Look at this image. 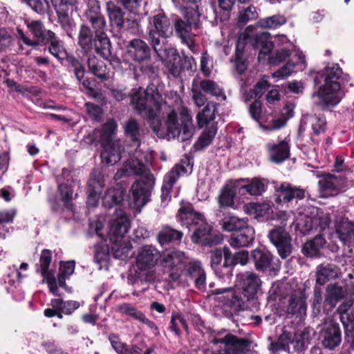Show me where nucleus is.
Instances as JSON below:
<instances>
[{"mask_svg":"<svg viewBox=\"0 0 354 354\" xmlns=\"http://www.w3.org/2000/svg\"><path fill=\"white\" fill-rule=\"evenodd\" d=\"M335 232L344 244L354 243V223L348 218H343L336 222Z\"/></svg>","mask_w":354,"mask_h":354,"instance_id":"nucleus-31","label":"nucleus"},{"mask_svg":"<svg viewBox=\"0 0 354 354\" xmlns=\"http://www.w3.org/2000/svg\"><path fill=\"white\" fill-rule=\"evenodd\" d=\"M287 19L282 15H274L271 17H265L258 21V26L262 28L275 29L285 24Z\"/></svg>","mask_w":354,"mask_h":354,"instance_id":"nucleus-51","label":"nucleus"},{"mask_svg":"<svg viewBox=\"0 0 354 354\" xmlns=\"http://www.w3.org/2000/svg\"><path fill=\"white\" fill-rule=\"evenodd\" d=\"M216 131L217 129L214 126H212L204 131L195 144L196 149L197 150H200L208 146L214 138Z\"/></svg>","mask_w":354,"mask_h":354,"instance_id":"nucleus-61","label":"nucleus"},{"mask_svg":"<svg viewBox=\"0 0 354 354\" xmlns=\"http://www.w3.org/2000/svg\"><path fill=\"white\" fill-rule=\"evenodd\" d=\"M174 26L175 34L180 39L182 42L185 44L192 52L196 50V46L194 41V37L196 34L193 32V30H196L195 28L181 18L176 19Z\"/></svg>","mask_w":354,"mask_h":354,"instance_id":"nucleus-19","label":"nucleus"},{"mask_svg":"<svg viewBox=\"0 0 354 354\" xmlns=\"http://www.w3.org/2000/svg\"><path fill=\"white\" fill-rule=\"evenodd\" d=\"M237 286L241 289L242 295H238L234 292L231 287L218 288L213 290V294H227L225 304L240 310L248 308L247 302L257 299L261 290L262 281L259 276L253 272H241L236 276Z\"/></svg>","mask_w":354,"mask_h":354,"instance_id":"nucleus-2","label":"nucleus"},{"mask_svg":"<svg viewBox=\"0 0 354 354\" xmlns=\"http://www.w3.org/2000/svg\"><path fill=\"white\" fill-rule=\"evenodd\" d=\"M305 197V189L283 183L275 189V202L278 204L288 203L293 199L301 200Z\"/></svg>","mask_w":354,"mask_h":354,"instance_id":"nucleus-18","label":"nucleus"},{"mask_svg":"<svg viewBox=\"0 0 354 354\" xmlns=\"http://www.w3.org/2000/svg\"><path fill=\"white\" fill-rule=\"evenodd\" d=\"M306 308V298L304 292L300 290L295 291L289 301L288 313L302 314L305 312Z\"/></svg>","mask_w":354,"mask_h":354,"instance_id":"nucleus-39","label":"nucleus"},{"mask_svg":"<svg viewBox=\"0 0 354 354\" xmlns=\"http://www.w3.org/2000/svg\"><path fill=\"white\" fill-rule=\"evenodd\" d=\"M319 336L323 346L329 349H334L342 342L339 324L331 319L326 320L323 323Z\"/></svg>","mask_w":354,"mask_h":354,"instance_id":"nucleus-15","label":"nucleus"},{"mask_svg":"<svg viewBox=\"0 0 354 354\" xmlns=\"http://www.w3.org/2000/svg\"><path fill=\"white\" fill-rule=\"evenodd\" d=\"M342 71L337 64L327 65L320 73V76L324 78V84L319 87L317 93L314 94L313 96H317L320 103L323 104L327 106L337 104L343 96L340 82L338 80L342 78V81H344L349 78L348 75L342 77Z\"/></svg>","mask_w":354,"mask_h":354,"instance_id":"nucleus-4","label":"nucleus"},{"mask_svg":"<svg viewBox=\"0 0 354 354\" xmlns=\"http://www.w3.org/2000/svg\"><path fill=\"white\" fill-rule=\"evenodd\" d=\"M183 20L195 28L197 30L201 26L200 17L201 14L198 11V7H187L183 12Z\"/></svg>","mask_w":354,"mask_h":354,"instance_id":"nucleus-56","label":"nucleus"},{"mask_svg":"<svg viewBox=\"0 0 354 354\" xmlns=\"http://www.w3.org/2000/svg\"><path fill=\"white\" fill-rule=\"evenodd\" d=\"M148 29V41L153 50L160 56V52L162 48L160 37L167 38L173 33L169 19L162 11H159L150 20Z\"/></svg>","mask_w":354,"mask_h":354,"instance_id":"nucleus-6","label":"nucleus"},{"mask_svg":"<svg viewBox=\"0 0 354 354\" xmlns=\"http://www.w3.org/2000/svg\"><path fill=\"white\" fill-rule=\"evenodd\" d=\"M344 293L345 291L342 286L337 284H330L326 288V301L332 307H334L337 301L344 297Z\"/></svg>","mask_w":354,"mask_h":354,"instance_id":"nucleus-52","label":"nucleus"},{"mask_svg":"<svg viewBox=\"0 0 354 354\" xmlns=\"http://www.w3.org/2000/svg\"><path fill=\"white\" fill-rule=\"evenodd\" d=\"M200 88L205 93L216 97H221L222 100H226V95L223 93L222 88L214 81L205 80L198 82Z\"/></svg>","mask_w":354,"mask_h":354,"instance_id":"nucleus-53","label":"nucleus"},{"mask_svg":"<svg viewBox=\"0 0 354 354\" xmlns=\"http://www.w3.org/2000/svg\"><path fill=\"white\" fill-rule=\"evenodd\" d=\"M104 187L103 176L100 171L94 170L88 182L87 204L90 207L97 206L99 195Z\"/></svg>","mask_w":354,"mask_h":354,"instance_id":"nucleus-20","label":"nucleus"},{"mask_svg":"<svg viewBox=\"0 0 354 354\" xmlns=\"http://www.w3.org/2000/svg\"><path fill=\"white\" fill-rule=\"evenodd\" d=\"M183 237V233L169 226H165L158 234V242L161 245L180 241Z\"/></svg>","mask_w":354,"mask_h":354,"instance_id":"nucleus-44","label":"nucleus"},{"mask_svg":"<svg viewBox=\"0 0 354 354\" xmlns=\"http://www.w3.org/2000/svg\"><path fill=\"white\" fill-rule=\"evenodd\" d=\"M235 69L234 74L236 78L239 79V84L242 90L250 85L251 82L249 79L244 80L241 76L244 74L248 68V63L243 57L239 58L235 57L234 59Z\"/></svg>","mask_w":354,"mask_h":354,"instance_id":"nucleus-49","label":"nucleus"},{"mask_svg":"<svg viewBox=\"0 0 354 354\" xmlns=\"http://www.w3.org/2000/svg\"><path fill=\"white\" fill-rule=\"evenodd\" d=\"M120 143L118 140L103 143L101 158L103 162L113 165L121 158Z\"/></svg>","mask_w":354,"mask_h":354,"instance_id":"nucleus-28","label":"nucleus"},{"mask_svg":"<svg viewBox=\"0 0 354 354\" xmlns=\"http://www.w3.org/2000/svg\"><path fill=\"white\" fill-rule=\"evenodd\" d=\"M216 104L208 103L203 111L198 113L196 119L200 128L207 125L210 121L214 119Z\"/></svg>","mask_w":354,"mask_h":354,"instance_id":"nucleus-54","label":"nucleus"},{"mask_svg":"<svg viewBox=\"0 0 354 354\" xmlns=\"http://www.w3.org/2000/svg\"><path fill=\"white\" fill-rule=\"evenodd\" d=\"M89 71L96 77L102 80L109 77L108 68L103 61L95 56H89L87 61Z\"/></svg>","mask_w":354,"mask_h":354,"instance_id":"nucleus-38","label":"nucleus"},{"mask_svg":"<svg viewBox=\"0 0 354 354\" xmlns=\"http://www.w3.org/2000/svg\"><path fill=\"white\" fill-rule=\"evenodd\" d=\"M124 128L126 136L132 140L133 142V147L135 148L132 150L128 151L129 155V158L128 159H130L131 157H133V159L136 160V157L138 156V159L142 161L143 154L141 151H138V147L140 145V131L138 122L135 120H129L126 122Z\"/></svg>","mask_w":354,"mask_h":354,"instance_id":"nucleus-24","label":"nucleus"},{"mask_svg":"<svg viewBox=\"0 0 354 354\" xmlns=\"http://www.w3.org/2000/svg\"><path fill=\"white\" fill-rule=\"evenodd\" d=\"M212 342L214 344L225 345L223 354H246L250 349V342L248 339L239 338L232 334H227L223 337H215Z\"/></svg>","mask_w":354,"mask_h":354,"instance_id":"nucleus-12","label":"nucleus"},{"mask_svg":"<svg viewBox=\"0 0 354 354\" xmlns=\"http://www.w3.org/2000/svg\"><path fill=\"white\" fill-rule=\"evenodd\" d=\"M27 28L37 39H30L20 28H17L18 37L19 41H22L24 44L33 48L37 47L39 41L44 43L48 39V33L53 32L50 30H46L40 21H32L28 23Z\"/></svg>","mask_w":354,"mask_h":354,"instance_id":"nucleus-13","label":"nucleus"},{"mask_svg":"<svg viewBox=\"0 0 354 354\" xmlns=\"http://www.w3.org/2000/svg\"><path fill=\"white\" fill-rule=\"evenodd\" d=\"M258 18V13L254 6H249L240 10L237 19L239 24L244 25L250 21L255 20Z\"/></svg>","mask_w":354,"mask_h":354,"instance_id":"nucleus-64","label":"nucleus"},{"mask_svg":"<svg viewBox=\"0 0 354 354\" xmlns=\"http://www.w3.org/2000/svg\"><path fill=\"white\" fill-rule=\"evenodd\" d=\"M93 33L89 27L86 25L80 26L78 34V44L86 53H89L93 48Z\"/></svg>","mask_w":354,"mask_h":354,"instance_id":"nucleus-43","label":"nucleus"},{"mask_svg":"<svg viewBox=\"0 0 354 354\" xmlns=\"http://www.w3.org/2000/svg\"><path fill=\"white\" fill-rule=\"evenodd\" d=\"M325 243V239L322 236H316L313 240L305 243L302 252L307 257H317Z\"/></svg>","mask_w":354,"mask_h":354,"instance_id":"nucleus-42","label":"nucleus"},{"mask_svg":"<svg viewBox=\"0 0 354 354\" xmlns=\"http://www.w3.org/2000/svg\"><path fill=\"white\" fill-rule=\"evenodd\" d=\"M109 340L112 348L118 354H141V349L137 345H133L129 348L125 343L120 341L119 337L111 333L109 336Z\"/></svg>","mask_w":354,"mask_h":354,"instance_id":"nucleus-37","label":"nucleus"},{"mask_svg":"<svg viewBox=\"0 0 354 354\" xmlns=\"http://www.w3.org/2000/svg\"><path fill=\"white\" fill-rule=\"evenodd\" d=\"M161 255L158 250L151 245H145L140 249L136 257V267L140 270L137 273L142 281L151 282L154 280V273L151 270Z\"/></svg>","mask_w":354,"mask_h":354,"instance_id":"nucleus-7","label":"nucleus"},{"mask_svg":"<svg viewBox=\"0 0 354 354\" xmlns=\"http://www.w3.org/2000/svg\"><path fill=\"white\" fill-rule=\"evenodd\" d=\"M176 217L182 225L189 229L196 227L205 220L203 215L196 212L189 203L181 204Z\"/></svg>","mask_w":354,"mask_h":354,"instance_id":"nucleus-17","label":"nucleus"},{"mask_svg":"<svg viewBox=\"0 0 354 354\" xmlns=\"http://www.w3.org/2000/svg\"><path fill=\"white\" fill-rule=\"evenodd\" d=\"M123 191L120 188L109 189L102 198L104 207H111L119 204L123 200Z\"/></svg>","mask_w":354,"mask_h":354,"instance_id":"nucleus-50","label":"nucleus"},{"mask_svg":"<svg viewBox=\"0 0 354 354\" xmlns=\"http://www.w3.org/2000/svg\"><path fill=\"white\" fill-rule=\"evenodd\" d=\"M269 160L274 163L279 164L290 157V145L286 140L278 143L268 142L266 145Z\"/></svg>","mask_w":354,"mask_h":354,"instance_id":"nucleus-23","label":"nucleus"},{"mask_svg":"<svg viewBox=\"0 0 354 354\" xmlns=\"http://www.w3.org/2000/svg\"><path fill=\"white\" fill-rule=\"evenodd\" d=\"M270 38V34L266 32L256 34L254 36V40L256 45H261L262 49L259 52V59L263 58V56L268 54L272 48V43L268 41Z\"/></svg>","mask_w":354,"mask_h":354,"instance_id":"nucleus-59","label":"nucleus"},{"mask_svg":"<svg viewBox=\"0 0 354 354\" xmlns=\"http://www.w3.org/2000/svg\"><path fill=\"white\" fill-rule=\"evenodd\" d=\"M239 192L245 191L251 196H260L266 189L268 181L265 178H241L237 180Z\"/></svg>","mask_w":354,"mask_h":354,"instance_id":"nucleus-25","label":"nucleus"},{"mask_svg":"<svg viewBox=\"0 0 354 354\" xmlns=\"http://www.w3.org/2000/svg\"><path fill=\"white\" fill-rule=\"evenodd\" d=\"M94 46L96 53L104 59H108L111 63L115 61L118 62L117 58H113L111 56V42L105 34L97 35V36H95Z\"/></svg>","mask_w":354,"mask_h":354,"instance_id":"nucleus-32","label":"nucleus"},{"mask_svg":"<svg viewBox=\"0 0 354 354\" xmlns=\"http://www.w3.org/2000/svg\"><path fill=\"white\" fill-rule=\"evenodd\" d=\"M319 185L323 192L337 191L340 188V180L333 175H328L319 181Z\"/></svg>","mask_w":354,"mask_h":354,"instance_id":"nucleus-62","label":"nucleus"},{"mask_svg":"<svg viewBox=\"0 0 354 354\" xmlns=\"http://www.w3.org/2000/svg\"><path fill=\"white\" fill-rule=\"evenodd\" d=\"M310 335L307 330L296 332L294 335L284 331L276 342L270 345V349L274 352L280 350L288 351L289 353L304 349L309 344Z\"/></svg>","mask_w":354,"mask_h":354,"instance_id":"nucleus-8","label":"nucleus"},{"mask_svg":"<svg viewBox=\"0 0 354 354\" xmlns=\"http://www.w3.org/2000/svg\"><path fill=\"white\" fill-rule=\"evenodd\" d=\"M131 103L138 113L149 121L153 131L159 138H177L184 142L193 136L194 127L189 111L182 109L178 117L155 85H149L145 90L139 88L133 91Z\"/></svg>","mask_w":354,"mask_h":354,"instance_id":"nucleus-1","label":"nucleus"},{"mask_svg":"<svg viewBox=\"0 0 354 354\" xmlns=\"http://www.w3.org/2000/svg\"><path fill=\"white\" fill-rule=\"evenodd\" d=\"M239 190V185L237 181L234 185H226L221 190L218 197V202L221 207H233L234 205V199L236 196V190Z\"/></svg>","mask_w":354,"mask_h":354,"instance_id":"nucleus-35","label":"nucleus"},{"mask_svg":"<svg viewBox=\"0 0 354 354\" xmlns=\"http://www.w3.org/2000/svg\"><path fill=\"white\" fill-rule=\"evenodd\" d=\"M353 303L351 301H346L338 307V311L340 314V319L345 326L346 330H353V322L354 320V315H350L349 310L351 307L352 306Z\"/></svg>","mask_w":354,"mask_h":354,"instance_id":"nucleus-46","label":"nucleus"},{"mask_svg":"<svg viewBox=\"0 0 354 354\" xmlns=\"http://www.w3.org/2000/svg\"><path fill=\"white\" fill-rule=\"evenodd\" d=\"M254 27L252 26H248L244 32L239 35L236 41L235 57H243V52L246 44V41L251 37L253 33Z\"/></svg>","mask_w":354,"mask_h":354,"instance_id":"nucleus-58","label":"nucleus"},{"mask_svg":"<svg viewBox=\"0 0 354 354\" xmlns=\"http://www.w3.org/2000/svg\"><path fill=\"white\" fill-rule=\"evenodd\" d=\"M129 227L130 223L127 216L122 209H117L109 230V239L112 243L111 248L115 259L125 260L132 256L131 244L124 237Z\"/></svg>","mask_w":354,"mask_h":354,"instance_id":"nucleus-5","label":"nucleus"},{"mask_svg":"<svg viewBox=\"0 0 354 354\" xmlns=\"http://www.w3.org/2000/svg\"><path fill=\"white\" fill-rule=\"evenodd\" d=\"M268 237L272 244L277 248L279 256L286 259L292 251L290 237L288 233L282 227H278L270 231Z\"/></svg>","mask_w":354,"mask_h":354,"instance_id":"nucleus-16","label":"nucleus"},{"mask_svg":"<svg viewBox=\"0 0 354 354\" xmlns=\"http://www.w3.org/2000/svg\"><path fill=\"white\" fill-rule=\"evenodd\" d=\"M194 282L195 287L201 290H204L206 287V273L198 261L190 259L183 271L182 282L189 285Z\"/></svg>","mask_w":354,"mask_h":354,"instance_id":"nucleus-11","label":"nucleus"},{"mask_svg":"<svg viewBox=\"0 0 354 354\" xmlns=\"http://www.w3.org/2000/svg\"><path fill=\"white\" fill-rule=\"evenodd\" d=\"M247 220L236 216L225 217L222 221V227L226 232L239 231L246 227Z\"/></svg>","mask_w":354,"mask_h":354,"instance_id":"nucleus-55","label":"nucleus"},{"mask_svg":"<svg viewBox=\"0 0 354 354\" xmlns=\"http://www.w3.org/2000/svg\"><path fill=\"white\" fill-rule=\"evenodd\" d=\"M165 67L174 77H178L183 71V59L175 51L165 60Z\"/></svg>","mask_w":354,"mask_h":354,"instance_id":"nucleus-45","label":"nucleus"},{"mask_svg":"<svg viewBox=\"0 0 354 354\" xmlns=\"http://www.w3.org/2000/svg\"><path fill=\"white\" fill-rule=\"evenodd\" d=\"M127 54L133 61L141 63L151 58V50L144 41L132 39L127 46Z\"/></svg>","mask_w":354,"mask_h":354,"instance_id":"nucleus-21","label":"nucleus"},{"mask_svg":"<svg viewBox=\"0 0 354 354\" xmlns=\"http://www.w3.org/2000/svg\"><path fill=\"white\" fill-rule=\"evenodd\" d=\"M106 8L111 24L118 28L122 27L124 20L122 9L111 1L106 2Z\"/></svg>","mask_w":354,"mask_h":354,"instance_id":"nucleus-41","label":"nucleus"},{"mask_svg":"<svg viewBox=\"0 0 354 354\" xmlns=\"http://www.w3.org/2000/svg\"><path fill=\"white\" fill-rule=\"evenodd\" d=\"M133 157L127 159L122 167L115 174V179L118 180L124 176H140L145 178V181L138 180L131 187L132 197L135 205L138 207H143L149 201V189L154 183L153 176L150 174L147 166Z\"/></svg>","mask_w":354,"mask_h":354,"instance_id":"nucleus-3","label":"nucleus"},{"mask_svg":"<svg viewBox=\"0 0 354 354\" xmlns=\"http://www.w3.org/2000/svg\"><path fill=\"white\" fill-rule=\"evenodd\" d=\"M192 240L196 243L211 245L218 243L221 239L218 236L212 233L211 226L204 220L194 230Z\"/></svg>","mask_w":354,"mask_h":354,"instance_id":"nucleus-22","label":"nucleus"},{"mask_svg":"<svg viewBox=\"0 0 354 354\" xmlns=\"http://www.w3.org/2000/svg\"><path fill=\"white\" fill-rule=\"evenodd\" d=\"M246 213L253 215L255 218L263 217L270 214L271 206L266 203H250L244 206Z\"/></svg>","mask_w":354,"mask_h":354,"instance_id":"nucleus-47","label":"nucleus"},{"mask_svg":"<svg viewBox=\"0 0 354 354\" xmlns=\"http://www.w3.org/2000/svg\"><path fill=\"white\" fill-rule=\"evenodd\" d=\"M95 30V36L102 35L106 26V21L102 13L91 15L86 17Z\"/></svg>","mask_w":354,"mask_h":354,"instance_id":"nucleus-63","label":"nucleus"},{"mask_svg":"<svg viewBox=\"0 0 354 354\" xmlns=\"http://www.w3.org/2000/svg\"><path fill=\"white\" fill-rule=\"evenodd\" d=\"M338 275L337 268L333 264H321L317 268V283L324 285L330 279H335Z\"/></svg>","mask_w":354,"mask_h":354,"instance_id":"nucleus-36","label":"nucleus"},{"mask_svg":"<svg viewBox=\"0 0 354 354\" xmlns=\"http://www.w3.org/2000/svg\"><path fill=\"white\" fill-rule=\"evenodd\" d=\"M115 123L113 121H109L103 125L100 130H95V133L96 137L99 136V141L106 143L111 140V136L114 133L115 130Z\"/></svg>","mask_w":354,"mask_h":354,"instance_id":"nucleus-60","label":"nucleus"},{"mask_svg":"<svg viewBox=\"0 0 354 354\" xmlns=\"http://www.w3.org/2000/svg\"><path fill=\"white\" fill-rule=\"evenodd\" d=\"M117 310L121 315L130 317L140 322L147 325L151 329H157L156 324L148 318L146 317L144 313L138 310L133 304L129 303H122L117 306Z\"/></svg>","mask_w":354,"mask_h":354,"instance_id":"nucleus-29","label":"nucleus"},{"mask_svg":"<svg viewBox=\"0 0 354 354\" xmlns=\"http://www.w3.org/2000/svg\"><path fill=\"white\" fill-rule=\"evenodd\" d=\"M295 225L297 231L301 234H307L317 227H319L321 230L327 227L329 225V218L328 216H325L321 219L318 209L312 207L305 209L304 212H298Z\"/></svg>","mask_w":354,"mask_h":354,"instance_id":"nucleus-10","label":"nucleus"},{"mask_svg":"<svg viewBox=\"0 0 354 354\" xmlns=\"http://www.w3.org/2000/svg\"><path fill=\"white\" fill-rule=\"evenodd\" d=\"M239 231V233L233 234L230 238V244L232 247H247L253 242L255 235L253 227L248 226L247 223L246 227Z\"/></svg>","mask_w":354,"mask_h":354,"instance_id":"nucleus-30","label":"nucleus"},{"mask_svg":"<svg viewBox=\"0 0 354 354\" xmlns=\"http://www.w3.org/2000/svg\"><path fill=\"white\" fill-rule=\"evenodd\" d=\"M223 252L225 259L223 268L226 271L225 273V276L227 279H231V271L230 270L228 266L230 265L238 263L241 264V266H245L249 260V253L247 250H241L238 252H236L235 254L232 256L230 249L226 247L223 248Z\"/></svg>","mask_w":354,"mask_h":354,"instance_id":"nucleus-27","label":"nucleus"},{"mask_svg":"<svg viewBox=\"0 0 354 354\" xmlns=\"http://www.w3.org/2000/svg\"><path fill=\"white\" fill-rule=\"evenodd\" d=\"M44 44H49V53L58 59H64L66 52L62 41L56 37L54 32L48 33V39Z\"/></svg>","mask_w":354,"mask_h":354,"instance_id":"nucleus-40","label":"nucleus"},{"mask_svg":"<svg viewBox=\"0 0 354 354\" xmlns=\"http://www.w3.org/2000/svg\"><path fill=\"white\" fill-rule=\"evenodd\" d=\"M187 172L186 168L181 165H176L165 176L163 185L162 186V201H167L170 198L169 194L173 185L176 183L178 178Z\"/></svg>","mask_w":354,"mask_h":354,"instance_id":"nucleus-26","label":"nucleus"},{"mask_svg":"<svg viewBox=\"0 0 354 354\" xmlns=\"http://www.w3.org/2000/svg\"><path fill=\"white\" fill-rule=\"evenodd\" d=\"M326 122L324 117L317 115H307L304 116L301 122L300 129H305L308 127H310L315 135L325 131Z\"/></svg>","mask_w":354,"mask_h":354,"instance_id":"nucleus-33","label":"nucleus"},{"mask_svg":"<svg viewBox=\"0 0 354 354\" xmlns=\"http://www.w3.org/2000/svg\"><path fill=\"white\" fill-rule=\"evenodd\" d=\"M190 259L183 252L172 250L160 257V266L169 273L170 280L182 282L183 271Z\"/></svg>","mask_w":354,"mask_h":354,"instance_id":"nucleus-9","label":"nucleus"},{"mask_svg":"<svg viewBox=\"0 0 354 354\" xmlns=\"http://www.w3.org/2000/svg\"><path fill=\"white\" fill-rule=\"evenodd\" d=\"M77 0H61V4L55 8L58 15L59 22L69 37L75 28V22L70 17L77 10Z\"/></svg>","mask_w":354,"mask_h":354,"instance_id":"nucleus-14","label":"nucleus"},{"mask_svg":"<svg viewBox=\"0 0 354 354\" xmlns=\"http://www.w3.org/2000/svg\"><path fill=\"white\" fill-rule=\"evenodd\" d=\"M50 304L53 308L59 310V313H63L64 315H71L80 307L78 301L71 300L64 301L61 299H52Z\"/></svg>","mask_w":354,"mask_h":354,"instance_id":"nucleus-48","label":"nucleus"},{"mask_svg":"<svg viewBox=\"0 0 354 354\" xmlns=\"http://www.w3.org/2000/svg\"><path fill=\"white\" fill-rule=\"evenodd\" d=\"M252 259L255 268L259 272H264L270 268L272 257L270 252L265 249H255L252 252Z\"/></svg>","mask_w":354,"mask_h":354,"instance_id":"nucleus-34","label":"nucleus"},{"mask_svg":"<svg viewBox=\"0 0 354 354\" xmlns=\"http://www.w3.org/2000/svg\"><path fill=\"white\" fill-rule=\"evenodd\" d=\"M293 116L292 105H287L283 110L282 115L278 118L273 119L272 123L265 127V130H276L284 127L287 120Z\"/></svg>","mask_w":354,"mask_h":354,"instance_id":"nucleus-57","label":"nucleus"}]
</instances>
